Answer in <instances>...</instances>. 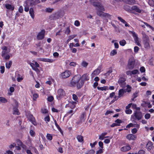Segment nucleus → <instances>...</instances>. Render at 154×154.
Returning a JSON list of instances; mask_svg holds the SVG:
<instances>
[{
	"mask_svg": "<svg viewBox=\"0 0 154 154\" xmlns=\"http://www.w3.org/2000/svg\"><path fill=\"white\" fill-rule=\"evenodd\" d=\"M93 5L94 7H97L98 9H97V15L103 17V16L104 12L103 11H105V9L103 6L99 2H94Z\"/></svg>",
	"mask_w": 154,
	"mask_h": 154,
	"instance_id": "1",
	"label": "nucleus"
},
{
	"mask_svg": "<svg viewBox=\"0 0 154 154\" xmlns=\"http://www.w3.org/2000/svg\"><path fill=\"white\" fill-rule=\"evenodd\" d=\"M81 78V76L80 75H76L74 76L70 81L71 86L72 87H75L76 84L78 82Z\"/></svg>",
	"mask_w": 154,
	"mask_h": 154,
	"instance_id": "2",
	"label": "nucleus"
},
{
	"mask_svg": "<svg viewBox=\"0 0 154 154\" xmlns=\"http://www.w3.org/2000/svg\"><path fill=\"white\" fill-rule=\"evenodd\" d=\"M134 117L138 120H140L142 117V112L140 111H135L133 115L131 116V118L134 119Z\"/></svg>",
	"mask_w": 154,
	"mask_h": 154,
	"instance_id": "3",
	"label": "nucleus"
},
{
	"mask_svg": "<svg viewBox=\"0 0 154 154\" xmlns=\"http://www.w3.org/2000/svg\"><path fill=\"white\" fill-rule=\"evenodd\" d=\"M126 77L125 76L119 78L118 82L121 87L125 88V87L126 85Z\"/></svg>",
	"mask_w": 154,
	"mask_h": 154,
	"instance_id": "4",
	"label": "nucleus"
},
{
	"mask_svg": "<svg viewBox=\"0 0 154 154\" xmlns=\"http://www.w3.org/2000/svg\"><path fill=\"white\" fill-rule=\"evenodd\" d=\"M26 117L28 120L31 122L33 124L35 125H37L35 119L32 115L29 114L26 116Z\"/></svg>",
	"mask_w": 154,
	"mask_h": 154,
	"instance_id": "5",
	"label": "nucleus"
},
{
	"mask_svg": "<svg viewBox=\"0 0 154 154\" xmlns=\"http://www.w3.org/2000/svg\"><path fill=\"white\" fill-rule=\"evenodd\" d=\"M135 62V60L133 59H131L129 60L128 65V69H132L134 68Z\"/></svg>",
	"mask_w": 154,
	"mask_h": 154,
	"instance_id": "6",
	"label": "nucleus"
},
{
	"mask_svg": "<svg viewBox=\"0 0 154 154\" xmlns=\"http://www.w3.org/2000/svg\"><path fill=\"white\" fill-rule=\"evenodd\" d=\"M40 1L39 0H27V3L29 4L30 6H33L36 4L40 3Z\"/></svg>",
	"mask_w": 154,
	"mask_h": 154,
	"instance_id": "7",
	"label": "nucleus"
},
{
	"mask_svg": "<svg viewBox=\"0 0 154 154\" xmlns=\"http://www.w3.org/2000/svg\"><path fill=\"white\" fill-rule=\"evenodd\" d=\"M71 73L69 70H66L62 73L61 75V76L63 79H66L69 77Z\"/></svg>",
	"mask_w": 154,
	"mask_h": 154,
	"instance_id": "8",
	"label": "nucleus"
},
{
	"mask_svg": "<svg viewBox=\"0 0 154 154\" xmlns=\"http://www.w3.org/2000/svg\"><path fill=\"white\" fill-rule=\"evenodd\" d=\"M45 30H42L41 31L39 32L37 35V39L39 40L43 39L45 37Z\"/></svg>",
	"mask_w": 154,
	"mask_h": 154,
	"instance_id": "9",
	"label": "nucleus"
},
{
	"mask_svg": "<svg viewBox=\"0 0 154 154\" xmlns=\"http://www.w3.org/2000/svg\"><path fill=\"white\" fill-rule=\"evenodd\" d=\"M2 49L3 50L2 52V56H3L5 55L8 54V53L10 52V49L8 48L6 46L2 47Z\"/></svg>",
	"mask_w": 154,
	"mask_h": 154,
	"instance_id": "10",
	"label": "nucleus"
},
{
	"mask_svg": "<svg viewBox=\"0 0 154 154\" xmlns=\"http://www.w3.org/2000/svg\"><path fill=\"white\" fill-rule=\"evenodd\" d=\"M84 81H82L81 79L79 80L78 82L76 84V86L78 89H80L83 86L84 84Z\"/></svg>",
	"mask_w": 154,
	"mask_h": 154,
	"instance_id": "11",
	"label": "nucleus"
},
{
	"mask_svg": "<svg viewBox=\"0 0 154 154\" xmlns=\"http://www.w3.org/2000/svg\"><path fill=\"white\" fill-rule=\"evenodd\" d=\"M89 75L87 73L83 74L82 77H81V79L84 81V82L85 81H87L89 80V77L88 76Z\"/></svg>",
	"mask_w": 154,
	"mask_h": 154,
	"instance_id": "12",
	"label": "nucleus"
},
{
	"mask_svg": "<svg viewBox=\"0 0 154 154\" xmlns=\"http://www.w3.org/2000/svg\"><path fill=\"white\" fill-rule=\"evenodd\" d=\"M58 96L59 97L65 95V92L63 89H60L58 91Z\"/></svg>",
	"mask_w": 154,
	"mask_h": 154,
	"instance_id": "13",
	"label": "nucleus"
},
{
	"mask_svg": "<svg viewBox=\"0 0 154 154\" xmlns=\"http://www.w3.org/2000/svg\"><path fill=\"white\" fill-rule=\"evenodd\" d=\"M127 138L129 140H135L136 139L137 137L134 134H129L127 135Z\"/></svg>",
	"mask_w": 154,
	"mask_h": 154,
	"instance_id": "14",
	"label": "nucleus"
},
{
	"mask_svg": "<svg viewBox=\"0 0 154 154\" xmlns=\"http://www.w3.org/2000/svg\"><path fill=\"white\" fill-rule=\"evenodd\" d=\"M100 72V69L97 68L94 70L92 74V77H94L95 75H98Z\"/></svg>",
	"mask_w": 154,
	"mask_h": 154,
	"instance_id": "15",
	"label": "nucleus"
},
{
	"mask_svg": "<svg viewBox=\"0 0 154 154\" xmlns=\"http://www.w3.org/2000/svg\"><path fill=\"white\" fill-rule=\"evenodd\" d=\"M131 149L130 146H124L121 148V150L123 152H126L130 150Z\"/></svg>",
	"mask_w": 154,
	"mask_h": 154,
	"instance_id": "16",
	"label": "nucleus"
},
{
	"mask_svg": "<svg viewBox=\"0 0 154 154\" xmlns=\"http://www.w3.org/2000/svg\"><path fill=\"white\" fill-rule=\"evenodd\" d=\"M125 92H126L125 90L123 89L119 90L118 94V97L120 98L123 96Z\"/></svg>",
	"mask_w": 154,
	"mask_h": 154,
	"instance_id": "17",
	"label": "nucleus"
},
{
	"mask_svg": "<svg viewBox=\"0 0 154 154\" xmlns=\"http://www.w3.org/2000/svg\"><path fill=\"white\" fill-rule=\"evenodd\" d=\"M118 19L121 21V22L125 24V26L126 27H129L130 25H128L126 22V21L122 18L121 17H118Z\"/></svg>",
	"mask_w": 154,
	"mask_h": 154,
	"instance_id": "18",
	"label": "nucleus"
},
{
	"mask_svg": "<svg viewBox=\"0 0 154 154\" xmlns=\"http://www.w3.org/2000/svg\"><path fill=\"white\" fill-rule=\"evenodd\" d=\"M125 3L129 5H132L135 3V0H122Z\"/></svg>",
	"mask_w": 154,
	"mask_h": 154,
	"instance_id": "19",
	"label": "nucleus"
},
{
	"mask_svg": "<svg viewBox=\"0 0 154 154\" xmlns=\"http://www.w3.org/2000/svg\"><path fill=\"white\" fill-rule=\"evenodd\" d=\"M131 9L135 11L138 13H140L141 12V10L138 7L135 5L132 6L131 7Z\"/></svg>",
	"mask_w": 154,
	"mask_h": 154,
	"instance_id": "20",
	"label": "nucleus"
},
{
	"mask_svg": "<svg viewBox=\"0 0 154 154\" xmlns=\"http://www.w3.org/2000/svg\"><path fill=\"white\" fill-rule=\"evenodd\" d=\"M5 7L7 9L11 10V11L14 10V7L11 5L8 4H6Z\"/></svg>",
	"mask_w": 154,
	"mask_h": 154,
	"instance_id": "21",
	"label": "nucleus"
},
{
	"mask_svg": "<svg viewBox=\"0 0 154 154\" xmlns=\"http://www.w3.org/2000/svg\"><path fill=\"white\" fill-rule=\"evenodd\" d=\"M29 13L31 16L32 18L34 19V13L33 10V9L32 8H31L30 9L29 11Z\"/></svg>",
	"mask_w": 154,
	"mask_h": 154,
	"instance_id": "22",
	"label": "nucleus"
},
{
	"mask_svg": "<svg viewBox=\"0 0 154 154\" xmlns=\"http://www.w3.org/2000/svg\"><path fill=\"white\" fill-rule=\"evenodd\" d=\"M143 41H149V38L148 36L145 33H143Z\"/></svg>",
	"mask_w": 154,
	"mask_h": 154,
	"instance_id": "23",
	"label": "nucleus"
},
{
	"mask_svg": "<svg viewBox=\"0 0 154 154\" xmlns=\"http://www.w3.org/2000/svg\"><path fill=\"white\" fill-rule=\"evenodd\" d=\"M12 61H10L6 63V67L7 68L9 69L11 66L12 64Z\"/></svg>",
	"mask_w": 154,
	"mask_h": 154,
	"instance_id": "24",
	"label": "nucleus"
},
{
	"mask_svg": "<svg viewBox=\"0 0 154 154\" xmlns=\"http://www.w3.org/2000/svg\"><path fill=\"white\" fill-rule=\"evenodd\" d=\"M144 47L146 48H150V45L149 41L144 42Z\"/></svg>",
	"mask_w": 154,
	"mask_h": 154,
	"instance_id": "25",
	"label": "nucleus"
},
{
	"mask_svg": "<svg viewBox=\"0 0 154 154\" xmlns=\"http://www.w3.org/2000/svg\"><path fill=\"white\" fill-rule=\"evenodd\" d=\"M85 116V113H82L81 115L80 118V120L81 122H84L85 121V119L84 117Z\"/></svg>",
	"mask_w": 154,
	"mask_h": 154,
	"instance_id": "26",
	"label": "nucleus"
},
{
	"mask_svg": "<svg viewBox=\"0 0 154 154\" xmlns=\"http://www.w3.org/2000/svg\"><path fill=\"white\" fill-rule=\"evenodd\" d=\"M97 88L98 90H100L103 91L106 90H108V87L107 86H104L103 87H98Z\"/></svg>",
	"mask_w": 154,
	"mask_h": 154,
	"instance_id": "27",
	"label": "nucleus"
},
{
	"mask_svg": "<svg viewBox=\"0 0 154 154\" xmlns=\"http://www.w3.org/2000/svg\"><path fill=\"white\" fill-rule=\"evenodd\" d=\"M152 143L151 142H148L146 145V147L148 149H150L152 148Z\"/></svg>",
	"mask_w": 154,
	"mask_h": 154,
	"instance_id": "28",
	"label": "nucleus"
},
{
	"mask_svg": "<svg viewBox=\"0 0 154 154\" xmlns=\"http://www.w3.org/2000/svg\"><path fill=\"white\" fill-rule=\"evenodd\" d=\"M13 114H17V115H19V113L18 110V109L14 107L13 108Z\"/></svg>",
	"mask_w": 154,
	"mask_h": 154,
	"instance_id": "29",
	"label": "nucleus"
},
{
	"mask_svg": "<svg viewBox=\"0 0 154 154\" xmlns=\"http://www.w3.org/2000/svg\"><path fill=\"white\" fill-rule=\"evenodd\" d=\"M78 141L80 142H82L83 140V137L81 135H78L77 137Z\"/></svg>",
	"mask_w": 154,
	"mask_h": 154,
	"instance_id": "30",
	"label": "nucleus"
},
{
	"mask_svg": "<svg viewBox=\"0 0 154 154\" xmlns=\"http://www.w3.org/2000/svg\"><path fill=\"white\" fill-rule=\"evenodd\" d=\"M88 63L85 61H83L81 63V65L84 67L86 68L87 67Z\"/></svg>",
	"mask_w": 154,
	"mask_h": 154,
	"instance_id": "31",
	"label": "nucleus"
},
{
	"mask_svg": "<svg viewBox=\"0 0 154 154\" xmlns=\"http://www.w3.org/2000/svg\"><path fill=\"white\" fill-rule=\"evenodd\" d=\"M0 102L3 103H5L7 102V100L3 97H0Z\"/></svg>",
	"mask_w": 154,
	"mask_h": 154,
	"instance_id": "32",
	"label": "nucleus"
},
{
	"mask_svg": "<svg viewBox=\"0 0 154 154\" xmlns=\"http://www.w3.org/2000/svg\"><path fill=\"white\" fill-rule=\"evenodd\" d=\"M46 137L47 139L49 140H51L52 139V136L51 134H47Z\"/></svg>",
	"mask_w": 154,
	"mask_h": 154,
	"instance_id": "33",
	"label": "nucleus"
},
{
	"mask_svg": "<svg viewBox=\"0 0 154 154\" xmlns=\"http://www.w3.org/2000/svg\"><path fill=\"white\" fill-rule=\"evenodd\" d=\"M10 55H11V54H8L6 55H5L3 56L2 57H4L5 59V60H8L10 58Z\"/></svg>",
	"mask_w": 154,
	"mask_h": 154,
	"instance_id": "34",
	"label": "nucleus"
},
{
	"mask_svg": "<svg viewBox=\"0 0 154 154\" xmlns=\"http://www.w3.org/2000/svg\"><path fill=\"white\" fill-rule=\"evenodd\" d=\"M54 9L53 8H47L45 9V11L47 12L51 13L53 11Z\"/></svg>",
	"mask_w": 154,
	"mask_h": 154,
	"instance_id": "35",
	"label": "nucleus"
},
{
	"mask_svg": "<svg viewBox=\"0 0 154 154\" xmlns=\"http://www.w3.org/2000/svg\"><path fill=\"white\" fill-rule=\"evenodd\" d=\"M126 87L127 89L125 90L126 92L127 91L128 92H129L131 91V87H130L129 85H127Z\"/></svg>",
	"mask_w": 154,
	"mask_h": 154,
	"instance_id": "36",
	"label": "nucleus"
},
{
	"mask_svg": "<svg viewBox=\"0 0 154 154\" xmlns=\"http://www.w3.org/2000/svg\"><path fill=\"white\" fill-rule=\"evenodd\" d=\"M41 60L42 61L45 62H52V60L48 59L42 58L41 59Z\"/></svg>",
	"mask_w": 154,
	"mask_h": 154,
	"instance_id": "37",
	"label": "nucleus"
},
{
	"mask_svg": "<svg viewBox=\"0 0 154 154\" xmlns=\"http://www.w3.org/2000/svg\"><path fill=\"white\" fill-rule=\"evenodd\" d=\"M119 43L120 45L123 46L125 44L126 41L125 40H123L120 41Z\"/></svg>",
	"mask_w": 154,
	"mask_h": 154,
	"instance_id": "38",
	"label": "nucleus"
},
{
	"mask_svg": "<svg viewBox=\"0 0 154 154\" xmlns=\"http://www.w3.org/2000/svg\"><path fill=\"white\" fill-rule=\"evenodd\" d=\"M149 4L151 6H154V1L153 0H149Z\"/></svg>",
	"mask_w": 154,
	"mask_h": 154,
	"instance_id": "39",
	"label": "nucleus"
},
{
	"mask_svg": "<svg viewBox=\"0 0 154 154\" xmlns=\"http://www.w3.org/2000/svg\"><path fill=\"white\" fill-rule=\"evenodd\" d=\"M117 54V51L116 50H113L110 53V54L111 56H114Z\"/></svg>",
	"mask_w": 154,
	"mask_h": 154,
	"instance_id": "40",
	"label": "nucleus"
},
{
	"mask_svg": "<svg viewBox=\"0 0 154 154\" xmlns=\"http://www.w3.org/2000/svg\"><path fill=\"white\" fill-rule=\"evenodd\" d=\"M60 16L58 14H55L53 16L54 19H59L60 17Z\"/></svg>",
	"mask_w": 154,
	"mask_h": 154,
	"instance_id": "41",
	"label": "nucleus"
},
{
	"mask_svg": "<svg viewBox=\"0 0 154 154\" xmlns=\"http://www.w3.org/2000/svg\"><path fill=\"white\" fill-rule=\"evenodd\" d=\"M18 146H23V143L22 141L20 140H18L17 141Z\"/></svg>",
	"mask_w": 154,
	"mask_h": 154,
	"instance_id": "42",
	"label": "nucleus"
},
{
	"mask_svg": "<svg viewBox=\"0 0 154 154\" xmlns=\"http://www.w3.org/2000/svg\"><path fill=\"white\" fill-rule=\"evenodd\" d=\"M124 9L127 11H128L130 9H129V7L128 5H125L124 6Z\"/></svg>",
	"mask_w": 154,
	"mask_h": 154,
	"instance_id": "43",
	"label": "nucleus"
},
{
	"mask_svg": "<svg viewBox=\"0 0 154 154\" xmlns=\"http://www.w3.org/2000/svg\"><path fill=\"white\" fill-rule=\"evenodd\" d=\"M44 120L46 122V123H47V122H49L50 121V118L49 116H47L45 117L44 118Z\"/></svg>",
	"mask_w": 154,
	"mask_h": 154,
	"instance_id": "44",
	"label": "nucleus"
},
{
	"mask_svg": "<svg viewBox=\"0 0 154 154\" xmlns=\"http://www.w3.org/2000/svg\"><path fill=\"white\" fill-rule=\"evenodd\" d=\"M125 113L127 114H131L132 112V111L130 109H126L125 111Z\"/></svg>",
	"mask_w": 154,
	"mask_h": 154,
	"instance_id": "45",
	"label": "nucleus"
},
{
	"mask_svg": "<svg viewBox=\"0 0 154 154\" xmlns=\"http://www.w3.org/2000/svg\"><path fill=\"white\" fill-rule=\"evenodd\" d=\"M30 134L32 136L34 137L35 135V132L32 130H31L29 132Z\"/></svg>",
	"mask_w": 154,
	"mask_h": 154,
	"instance_id": "46",
	"label": "nucleus"
},
{
	"mask_svg": "<svg viewBox=\"0 0 154 154\" xmlns=\"http://www.w3.org/2000/svg\"><path fill=\"white\" fill-rule=\"evenodd\" d=\"M47 100L49 102H51L54 100V98L53 96H50L48 97Z\"/></svg>",
	"mask_w": 154,
	"mask_h": 154,
	"instance_id": "47",
	"label": "nucleus"
},
{
	"mask_svg": "<svg viewBox=\"0 0 154 154\" xmlns=\"http://www.w3.org/2000/svg\"><path fill=\"white\" fill-rule=\"evenodd\" d=\"M70 30L69 29V27H67L66 30L65 32L66 34L68 35L70 33Z\"/></svg>",
	"mask_w": 154,
	"mask_h": 154,
	"instance_id": "48",
	"label": "nucleus"
},
{
	"mask_svg": "<svg viewBox=\"0 0 154 154\" xmlns=\"http://www.w3.org/2000/svg\"><path fill=\"white\" fill-rule=\"evenodd\" d=\"M145 153V151L143 150H140L138 153H136L135 154H144Z\"/></svg>",
	"mask_w": 154,
	"mask_h": 154,
	"instance_id": "49",
	"label": "nucleus"
},
{
	"mask_svg": "<svg viewBox=\"0 0 154 154\" xmlns=\"http://www.w3.org/2000/svg\"><path fill=\"white\" fill-rule=\"evenodd\" d=\"M38 95L36 94H35L33 95V100H36V99L38 97Z\"/></svg>",
	"mask_w": 154,
	"mask_h": 154,
	"instance_id": "50",
	"label": "nucleus"
},
{
	"mask_svg": "<svg viewBox=\"0 0 154 154\" xmlns=\"http://www.w3.org/2000/svg\"><path fill=\"white\" fill-rule=\"evenodd\" d=\"M150 117V115L149 113H147L145 116V118L146 119H149Z\"/></svg>",
	"mask_w": 154,
	"mask_h": 154,
	"instance_id": "51",
	"label": "nucleus"
},
{
	"mask_svg": "<svg viewBox=\"0 0 154 154\" xmlns=\"http://www.w3.org/2000/svg\"><path fill=\"white\" fill-rule=\"evenodd\" d=\"M110 15L109 14L104 13V14L103 17L109 18L110 17Z\"/></svg>",
	"mask_w": 154,
	"mask_h": 154,
	"instance_id": "52",
	"label": "nucleus"
},
{
	"mask_svg": "<svg viewBox=\"0 0 154 154\" xmlns=\"http://www.w3.org/2000/svg\"><path fill=\"white\" fill-rule=\"evenodd\" d=\"M0 69L1 73H3L5 72V67L4 66H1Z\"/></svg>",
	"mask_w": 154,
	"mask_h": 154,
	"instance_id": "53",
	"label": "nucleus"
},
{
	"mask_svg": "<svg viewBox=\"0 0 154 154\" xmlns=\"http://www.w3.org/2000/svg\"><path fill=\"white\" fill-rule=\"evenodd\" d=\"M115 122L116 123L119 124H120L122 123V121L121 120L118 119L115 121Z\"/></svg>",
	"mask_w": 154,
	"mask_h": 154,
	"instance_id": "54",
	"label": "nucleus"
},
{
	"mask_svg": "<svg viewBox=\"0 0 154 154\" xmlns=\"http://www.w3.org/2000/svg\"><path fill=\"white\" fill-rule=\"evenodd\" d=\"M138 71L137 69H135L131 71L132 75H135L137 73Z\"/></svg>",
	"mask_w": 154,
	"mask_h": 154,
	"instance_id": "55",
	"label": "nucleus"
},
{
	"mask_svg": "<svg viewBox=\"0 0 154 154\" xmlns=\"http://www.w3.org/2000/svg\"><path fill=\"white\" fill-rule=\"evenodd\" d=\"M42 112L43 113L46 114L48 112V110L47 109H42Z\"/></svg>",
	"mask_w": 154,
	"mask_h": 154,
	"instance_id": "56",
	"label": "nucleus"
},
{
	"mask_svg": "<svg viewBox=\"0 0 154 154\" xmlns=\"http://www.w3.org/2000/svg\"><path fill=\"white\" fill-rule=\"evenodd\" d=\"M74 24L75 26H78L80 25V23L79 21L76 20Z\"/></svg>",
	"mask_w": 154,
	"mask_h": 154,
	"instance_id": "57",
	"label": "nucleus"
},
{
	"mask_svg": "<svg viewBox=\"0 0 154 154\" xmlns=\"http://www.w3.org/2000/svg\"><path fill=\"white\" fill-rule=\"evenodd\" d=\"M32 69L37 72H40L39 69L36 67H32Z\"/></svg>",
	"mask_w": 154,
	"mask_h": 154,
	"instance_id": "58",
	"label": "nucleus"
},
{
	"mask_svg": "<svg viewBox=\"0 0 154 154\" xmlns=\"http://www.w3.org/2000/svg\"><path fill=\"white\" fill-rule=\"evenodd\" d=\"M77 36V35H70V36H69V38L71 40L72 39H73L74 38L75 36Z\"/></svg>",
	"mask_w": 154,
	"mask_h": 154,
	"instance_id": "59",
	"label": "nucleus"
},
{
	"mask_svg": "<svg viewBox=\"0 0 154 154\" xmlns=\"http://www.w3.org/2000/svg\"><path fill=\"white\" fill-rule=\"evenodd\" d=\"M120 125V124L116 123H113L112 125H111V127H113L115 126H119Z\"/></svg>",
	"mask_w": 154,
	"mask_h": 154,
	"instance_id": "60",
	"label": "nucleus"
},
{
	"mask_svg": "<svg viewBox=\"0 0 154 154\" xmlns=\"http://www.w3.org/2000/svg\"><path fill=\"white\" fill-rule=\"evenodd\" d=\"M137 130L136 128H134L132 129L131 132L133 134H135L137 133Z\"/></svg>",
	"mask_w": 154,
	"mask_h": 154,
	"instance_id": "61",
	"label": "nucleus"
},
{
	"mask_svg": "<svg viewBox=\"0 0 154 154\" xmlns=\"http://www.w3.org/2000/svg\"><path fill=\"white\" fill-rule=\"evenodd\" d=\"M140 70L142 72H144L145 71V69L144 67L142 66L140 68Z\"/></svg>",
	"mask_w": 154,
	"mask_h": 154,
	"instance_id": "62",
	"label": "nucleus"
},
{
	"mask_svg": "<svg viewBox=\"0 0 154 154\" xmlns=\"http://www.w3.org/2000/svg\"><path fill=\"white\" fill-rule=\"evenodd\" d=\"M139 50V48L137 46H135L134 47V51L135 53H137Z\"/></svg>",
	"mask_w": 154,
	"mask_h": 154,
	"instance_id": "63",
	"label": "nucleus"
},
{
	"mask_svg": "<svg viewBox=\"0 0 154 154\" xmlns=\"http://www.w3.org/2000/svg\"><path fill=\"white\" fill-rule=\"evenodd\" d=\"M73 99L74 100H76L78 99V97L75 94H73L72 95Z\"/></svg>",
	"mask_w": 154,
	"mask_h": 154,
	"instance_id": "64",
	"label": "nucleus"
}]
</instances>
